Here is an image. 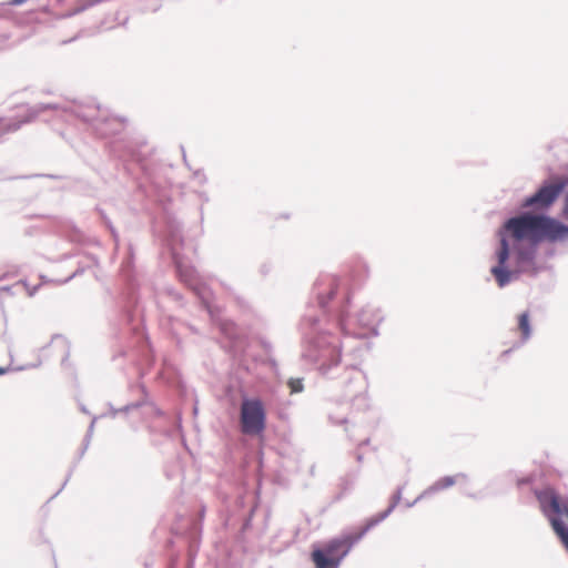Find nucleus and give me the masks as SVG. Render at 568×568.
<instances>
[{
	"label": "nucleus",
	"instance_id": "f257e3e1",
	"mask_svg": "<svg viewBox=\"0 0 568 568\" xmlns=\"http://www.w3.org/2000/svg\"><path fill=\"white\" fill-rule=\"evenodd\" d=\"M496 234V263L490 274L498 287L504 288L521 274L536 276L538 247L568 241V224L549 214L524 211L507 217Z\"/></svg>",
	"mask_w": 568,
	"mask_h": 568
},
{
	"label": "nucleus",
	"instance_id": "f03ea898",
	"mask_svg": "<svg viewBox=\"0 0 568 568\" xmlns=\"http://www.w3.org/2000/svg\"><path fill=\"white\" fill-rule=\"evenodd\" d=\"M313 295L320 310L335 321L344 335L357 338H369L379 335L378 327L385 315L381 307L366 304L355 315L348 317L347 310L351 294L346 288L341 290L339 280L333 275L318 277L313 285Z\"/></svg>",
	"mask_w": 568,
	"mask_h": 568
},
{
	"label": "nucleus",
	"instance_id": "7ed1b4c3",
	"mask_svg": "<svg viewBox=\"0 0 568 568\" xmlns=\"http://www.w3.org/2000/svg\"><path fill=\"white\" fill-rule=\"evenodd\" d=\"M320 320L316 315L305 314L301 326L307 341L303 357L316 366L318 373L326 378H341L345 386L346 400L358 398L364 389L363 373L355 365H347L343 374L337 375L341 364L343 344L331 334L318 328Z\"/></svg>",
	"mask_w": 568,
	"mask_h": 568
},
{
	"label": "nucleus",
	"instance_id": "20e7f679",
	"mask_svg": "<svg viewBox=\"0 0 568 568\" xmlns=\"http://www.w3.org/2000/svg\"><path fill=\"white\" fill-rule=\"evenodd\" d=\"M72 116L85 123L88 130L97 138L109 140L106 148L112 156L124 162H135L141 165L143 171L146 170L138 143L120 135L125 128L124 118L113 115L106 108H101L93 99L73 100Z\"/></svg>",
	"mask_w": 568,
	"mask_h": 568
},
{
	"label": "nucleus",
	"instance_id": "39448f33",
	"mask_svg": "<svg viewBox=\"0 0 568 568\" xmlns=\"http://www.w3.org/2000/svg\"><path fill=\"white\" fill-rule=\"evenodd\" d=\"M542 515L547 518L551 529L566 550H568V497L560 495L555 488L547 486L534 490Z\"/></svg>",
	"mask_w": 568,
	"mask_h": 568
},
{
	"label": "nucleus",
	"instance_id": "423d86ee",
	"mask_svg": "<svg viewBox=\"0 0 568 568\" xmlns=\"http://www.w3.org/2000/svg\"><path fill=\"white\" fill-rule=\"evenodd\" d=\"M363 537L364 535L358 530L355 534H344L332 538L323 544H313L310 559L314 568H339L344 558Z\"/></svg>",
	"mask_w": 568,
	"mask_h": 568
},
{
	"label": "nucleus",
	"instance_id": "0eeeda50",
	"mask_svg": "<svg viewBox=\"0 0 568 568\" xmlns=\"http://www.w3.org/2000/svg\"><path fill=\"white\" fill-rule=\"evenodd\" d=\"M132 268L133 261L130 256L121 266L122 276L128 285V292L122 301V318L130 333L136 338V343L143 346V344H148V336L145 335L141 313L138 307V296L135 294Z\"/></svg>",
	"mask_w": 568,
	"mask_h": 568
},
{
	"label": "nucleus",
	"instance_id": "6e6552de",
	"mask_svg": "<svg viewBox=\"0 0 568 568\" xmlns=\"http://www.w3.org/2000/svg\"><path fill=\"white\" fill-rule=\"evenodd\" d=\"M568 186V176L549 178L541 182L537 190L525 196L520 202V212L528 211L534 214H548Z\"/></svg>",
	"mask_w": 568,
	"mask_h": 568
},
{
	"label": "nucleus",
	"instance_id": "1a4fd4ad",
	"mask_svg": "<svg viewBox=\"0 0 568 568\" xmlns=\"http://www.w3.org/2000/svg\"><path fill=\"white\" fill-rule=\"evenodd\" d=\"M153 232L171 250L176 260V248L183 245V232L181 223L174 214L164 205L153 221Z\"/></svg>",
	"mask_w": 568,
	"mask_h": 568
},
{
	"label": "nucleus",
	"instance_id": "9d476101",
	"mask_svg": "<svg viewBox=\"0 0 568 568\" xmlns=\"http://www.w3.org/2000/svg\"><path fill=\"white\" fill-rule=\"evenodd\" d=\"M241 430L245 435L258 436L266 427V409L262 399L244 397L240 409Z\"/></svg>",
	"mask_w": 568,
	"mask_h": 568
},
{
	"label": "nucleus",
	"instance_id": "9b49d317",
	"mask_svg": "<svg viewBox=\"0 0 568 568\" xmlns=\"http://www.w3.org/2000/svg\"><path fill=\"white\" fill-rule=\"evenodd\" d=\"M178 274L182 282H184L197 296L202 306L209 313L212 320H215L219 314V310L210 302L211 291L206 284L202 283L193 268H183L182 265H176Z\"/></svg>",
	"mask_w": 568,
	"mask_h": 568
},
{
	"label": "nucleus",
	"instance_id": "f8f14e48",
	"mask_svg": "<svg viewBox=\"0 0 568 568\" xmlns=\"http://www.w3.org/2000/svg\"><path fill=\"white\" fill-rule=\"evenodd\" d=\"M403 490H404L403 486L397 487V489L394 491V494L390 497L388 507L384 511H381V513L369 517L365 521L364 526L359 529L362 535L365 536L371 529H373L375 526H377L378 524L384 521L394 511V509L397 507V505L402 500Z\"/></svg>",
	"mask_w": 568,
	"mask_h": 568
},
{
	"label": "nucleus",
	"instance_id": "ddd939ff",
	"mask_svg": "<svg viewBox=\"0 0 568 568\" xmlns=\"http://www.w3.org/2000/svg\"><path fill=\"white\" fill-rule=\"evenodd\" d=\"M458 479H467V475L464 473H459L455 476H444L439 479H437L433 485H430L428 488H426L423 493L418 495V499H425L429 496L447 489L452 486H454Z\"/></svg>",
	"mask_w": 568,
	"mask_h": 568
},
{
	"label": "nucleus",
	"instance_id": "4468645a",
	"mask_svg": "<svg viewBox=\"0 0 568 568\" xmlns=\"http://www.w3.org/2000/svg\"><path fill=\"white\" fill-rule=\"evenodd\" d=\"M517 328L521 334V344L526 343L531 336L530 315L528 311L518 315Z\"/></svg>",
	"mask_w": 568,
	"mask_h": 568
},
{
	"label": "nucleus",
	"instance_id": "2eb2a0df",
	"mask_svg": "<svg viewBox=\"0 0 568 568\" xmlns=\"http://www.w3.org/2000/svg\"><path fill=\"white\" fill-rule=\"evenodd\" d=\"M50 343H60L62 345L63 349H65L64 356L61 359V365L64 366L70 356L69 341L61 334H54V335H52Z\"/></svg>",
	"mask_w": 568,
	"mask_h": 568
},
{
	"label": "nucleus",
	"instance_id": "dca6fc26",
	"mask_svg": "<svg viewBox=\"0 0 568 568\" xmlns=\"http://www.w3.org/2000/svg\"><path fill=\"white\" fill-rule=\"evenodd\" d=\"M286 385L290 388L291 394H300L304 390L303 378L291 377Z\"/></svg>",
	"mask_w": 568,
	"mask_h": 568
},
{
	"label": "nucleus",
	"instance_id": "f3484780",
	"mask_svg": "<svg viewBox=\"0 0 568 568\" xmlns=\"http://www.w3.org/2000/svg\"><path fill=\"white\" fill-rule=\"evenodd\" d=\"M193 180L196 181L199 185H204L207 183V176L202 169H197L193 171Z\"/></svg>",
	"mask_w": 568,
	"mask_h": 568
},
{
	"label": "nucleus",
	"instance_id": "a211bd4d",
	"mask_svg": "<svg viewBox=\"0 0 568 568\" xmlns=\"http://www.w3.org/2000/svg\"><path fill=\"white\" fill-rule=\"evenodd\" d=\"M19 285H22L27 290V294L30 297H33L40 287V285L29 286V284L26 281H20L16 284V286Z\"/></svg>",
	"mask_w": 568,
	"mask_h": 568
},
{
	"label": "nucleus",
	"instance_id": "6ab92c4d",
	"mask_svg": "<svg viewBox=\"0 0 568 568\" xmlns=\"http://www.w3.org/2000/svg\"><path fill=\"white\" fill-rule=\"evenodd\" d=\"M101 216L104 221V224L106 225V227L110 230L111 232V235H112V239L118 242L119 240V234L116 232V230L114 229V226L112 225L111 221L101 212Z\"/></svg>",
	"mask_w": 568,
	"mask_h": 568
},
{
	"label": "nucleus",
	"instance_id": "aec40b11",
	"mask_svg": "<svg viewBox=\"0 0 568 568\" xmlns=\"http://www.w3.org/2000/svg\"><path fill=\"white\" fill-rule=\"evenodd\" d=\"M101 216L104 221V224L106 225V227L110 230L111 232V235H112V239L118 242L119 240V234L116 232V230L114 229V226L112 225L111 221L101 212Z\"/></svg>",
	"mask_w": 568,
	"mask_h": 568
},
{
	"label": "nucleus",
	"instance_id": "412c9836",
	"mask_svg": "<svg viewBox=\"0 0 568 568\" xmlns=\"http://www.w3.org/2000/svg\"><path fill=\"white\" fill-rule=\"evenodd\" d=\"M356 476H357V473L354 474V476L352 478L351 477H346V478H344L342 480L341 487H342V493L343 494L348 491L352 488Z\"/></svg>",
	"mask_w": 568,
	"mask_h": 568
},
{
	"label": "nucleus",
	"instance_id": "4be33fe9",
	"mask_svg": "<svg viewBox=\"0 0 568 568\" xmlns=\"http://www.w3.org/2000/svg\"><path fill=\"white\" fill-rule=\"evenodd\" d=\"M141 388H142V392L144 393V395L146 396L145 387L141 386ZM146 403H148L146 397L141 399V400H136V402L130 403L131 410H134V409H138V408L144 406V405H146Z\"/></svg>",
	"mask_w": 568,
	"mask_h": 568
},
{
	"label": "nucleus",
	"instance_id": "5701e85b",
	"mask_svg": "<svg viewBox=\"0 0 568 568\" xmlns=\"http://www.w3.org/2000/svg\"><path fill=\"white\" fill-rule=\"evenodd\" d=\"M561 216L568 221V191L564 195Z\"/></svg>",
	"mask_w": 568,
	"mask_h": 568
},
{
	"label": "nucleus",
	"instance_id": "b1692460",
	"mask_svg": "<svg viewBox=\"0 0 568 568\" xmlns=\"http://www.w3.org/2000/svg\"><path fill=\"white\" fill-rule=\"evenodd\" d=\"M74 467H75V465H73V466L70 468V470H69V473H68V475H67V478H65V480L63 481V484H62L61 488H60V489H59V490H58V491L52 496V498H54L55 496H58V495L61 493V490L65 487V485L68 484L69 479H70V478H71V476H72V473H73Z\"/></svg>",
	"mask_w": 568,
	"mask_h": 568
},
{
	"label": "nucleus",
	"instance_id": "393cba45",
	"mask_svg": "<svg viewBox=\"0 0 568 568\" xmlns=\"http://www.w3.org/2000/svg\"><path fill=\"white\" fill-rule=\"evenodd\" d=\"M267 365L271 367V369H272L274 373H277L278 364H277V361H276L274 357L268 356V358H267Z\"/></svg>",
	"mask_w": 568,
	"mask_h": 568
},
{
	"label": "nucleus",
	"instance_id": "a878e982",
	"mask_svg": "<svg viewBox=\"0 0 568 568\" xmlns=\"http://www.w3.org/2000/svg\"><path fill=\"white\" fill-rule=\"evenodd\" d=\"M196 194H197L199 199H200L203 203H207V202H210V196H209L207 192H205V191H199V192H196Z\"/></svg>",
	"mask_w": 568,
	"mask_h": 568
},
{
	"label": "nucleus",
	"instance_id": "bb28decb",
	"mask_svg": "<svg viewBox=\"0 0 568 568\" xmlns=\"http://www.w3.org/2000/svg\"><path fill=\"white\" fill-rule=\"evenodd\" d=\"M97 419H98V417H93V419L91 420V423L88 427L87 434H85V435H88V437H92Z\"/></svg>",
	"mask_w": 568,
	"mask_h": 568
},
{
	"label": "nucleus",
	"instance_id": "cd10ccee",
	"mask_svg": "<svg viewBox=\"0 0 568 568\" xmlns=\"http://www.w3.org/2000/svg\"><path fill=\"white\" fill-rule=\"evenodd\" d=\"M262 346H263V348H264V351H265V353H266V354H268V355H270V354L272 353V348H273V347H272V344H271L270 342H267V341H263V342H262Z\"/></svg>",
	"mask_w": 568,
	"mask_h": 568
},
{
	"label": "nucleus",
	"instance_id": "c85d7f7f",
	"mask_svg": "<svg viewBox=\"0 0 568 568\" xmlns=\"http://www.w3.org/2000/svg\"><path fill=\"white\" fill-rule=\"evenodd\" d=\"M150 183L154 186L155 192L158 193L159 201H163L165 199V194L158 191L156 184L150 180Z\"/></svg>",
	"mask_w": 568,
	"mask_h": 568
},
{
	"label": "nucleus",
	"instance_id": "c756f323",
	"mask_svg": "<svg viewBox=\"0 0 568 568\" xmlns=\"http://www.w3.org/2000/svg\"><path fill=\"white\" fill-rule=\"evenodd\" d=\"M110 407V416L112 418H115L116 415L120 413L119 408H115L112 404H109Z\"/></svg>",
	"mask_w": 568,
	"mask_h": 568
},
{
	"label": "nucleus",
	"instance_id": "7c9ffc66",
	"mask_svg": "<svg viewBox=\"0 0 568 568\" xmlns=\"http://www.w3.org/2000/svg\"><path fill=\"white\" fill-rule=\"evenodd\" d=\"M14 287H17V286L14 285ZM12 288H13V286H8V285H6V286H0V292H6V293H8V294H13V293H12Z\"/></svg>",
	"mask_w": 568,
	"mask_h": 568
},
{
	"label": "nucleus",
	"instance_id": "2f4dec72",
	"mask_svg": "<svg viewBox=\"0 0 568 568\" xmlns=\"http://www.w3.org/2000/svg\"><path fill=\"white\" fill-rule=\"evenodd\" d=\"M26 1H27V0H9V1H8V4L17 7V6H21V4H22V3H24Z\"/></svg>",
	"mask_w": 568,
	"mask_h": 568
},
{
	"label": "nucleus",
	"instance_id": "473e14b6",
	"mask_svg": "<svg viewBox=\"0 0 568 568\" xmlns=\"http://www.w3.org/2000/svg\"><path fill=\"white\" fill-rule=\"evenodd\" d=\"M83 273V270L82 268H78L72 275H70L64 282H69L70 280H72L73 277L80 275Z\"/></svg>",
	"mask_w": 568,
	"mask_h": 568
},
{
	"label": "nucleus",
	"instance_id": "72a5a7b5",
	"mask_svg": "<svg viewBox=\"0 0 568 568\" xmlns=\"http://www.w3.org/2000/svg\"><path fill=\"white\" fill-rule=\"evenodd\" d=\"M422 499H418V496L416 497V499H414L413 501H407L406 503V507L407 508H412L413 506H415L418 501H420Z\"/></svg>",
	"mask_w": 568,
	"mask_h": 568
},
{
	"label": "nucleus",
	"instance_id": "f704fd0d",
	"mask_svg": "<svg viewBox=\"0 0 568 568\" xmlns=\"http://www.w3.org/2000/svg\"><path fill=\"white\" fill-rule=\"evenodd\" d=\"M119 410H120V413H125V414L129 412H132L130 404L124 405L123 407L119 408Z\"/></svg>",
	"mask_w": 568,
	"mask_h": 568
},
{
	"label": "nucleus",
	"instance_id": "c9c22d12",
	"mask_svg": "<svg viewBox=\"0 0 568 568\" xmlns=\"http://www.w3.org/2000/svg\"><path fill=\"white\" fill-rule=\"evenodd\" d=\"M90 442H91V437H88V435H85L84 438H83L84 449H88V447L90 445Z\"/></svg>",
	"mask_w": 568,
	"mask_h": 568
},
{
	"label": "nucleus",
	"instance_id": "e433bc0d",
	"mask_svg": "<svg viewBox=\"0 0 568 568\" xmlns=\"http://www.w3.org/2000/svg\"><path fill=\"white\" fill-rule=\"evenodd\" d=\"M331 419H332V420H333V423H335V424H344V423H347V419H346V418L334 419L333 417H331Z\"/></svg>",
	"mask_w": 568,
	"mask_h": 568
},
{
	"label": "nucleus",
	"instance_id": "4c0bfd02",
	"mask_svg": "<svg viewBox=\"0 0 568 568\" xmlns=\"http://www.w3.org/2000/svg\"><path fill=\"white\" fill-rule=\"evenodd\" d=\"M186 327L193 333V334H199V331L196 327H194L193 325L191 324H186Z\"/></svg>",
	"mask_w": 568,
	"mask_h": 568
},
{
	"label": "nucleus",
	"instance_id": "58836bf2",
	"mask_svg": "<svg viewBox=\"0 0 568 568\" xmlns=\"http://www.w3.org/2000/svg\"><path fill=\"white\" fill-rule=\"evenodd\" d=\"M85 452H87V449H84V446L82 445V448H81V450L79 453L78 459H81L83 457V455L85 454Z\"/></svg>",
	"mask_w": 568,
	"mask_h": 568
},
{
	"label": "nucleus",
	"instance_id": "ea45409f",
	"mask_svg": "<svg viewBox=\"0 0 568 568\" xmlns=\"http://www.w3.org/2000/svg\"><path fill=\"white\" fill-rule=\"evenodd\" d=\"M173 337L175 338V342H176V345H181V338L175 334L173 333Z\"/></svg>",
	"mask_w": 568,
	"mask_h": 568
},
{
	"label": "nucleus",
	"instance_id": "a19ab883",
	"mask_svg": "<svg viewBox=\"0 0 568 568\" xmlns=\"http://www.w3.org/2000/svg\"><path fill=\"white\" fill-rule=\"evenodd\" d=\"M8 371H9V368L0 366V376L4 375Z\"/></svg>",
	"mask_w": 568,
	"mask_h": 568
},
{
	"label": "nucleus",
	"instance_id": "79ce46f5",
	"mask_svg": "<svg viewBox=\"0 0 568 568\" xmlns=\"http://www.w3.org/2000/svg\"><path fill=\"white\" fill-rule=\"evenodd\" d=\"M356 460L359 463L363 460V455L361 453L356 454Z\"/></svg>",
	"mask_w": 568,
	"mask_h": 568
},
{
	"label": "nucleus",
	"instance_id": "37998d69",
	"mask_svg": "<svg viewBox=\"0 0 568 568\" xmlns=\"http://www.w3.org/2000/svg\"><path fill=\"white\" fill-rule=\"evenodd\" d=\"M250 523H251V518H247L246 521L244 523V528L248 527Z\"/></svg>",
	"mask_w": 568,
	"mask_h": 568
},
{
	"label": "nucleus",
	"instance_id": "c03bdc74",
	"mask_svg": "<svg viewBox=\"0 0 568 568\" xmlns=\"http://www.w3.org/2000/svg\"><path fill=\"white\" fill-rule=\"evenodd\" d=\"M200 214H201V220H203V206L202 205L200 206Z\"/></svg>",
	"mask_w": 568,
	"mask_h": 568
},
{
	"label": "nucleus",
	"instance_id": "a18cd8bd",
	"mask_svg": "<svg viewBox=\"0 0 568 568\" xmlns=\"http://www.w3.org/2000/svg\"><path fill=\"white\" fill-rule=\"evenodd\" d=\"M193 410H194V414H196V413H197V406H196V404L194 405Z\"/></svg>",
	"mask_w": 568,
	"mask_h": 568
},
{
	"label": "nucleus",
	"instance_id": "49530a36",
	"mask_svg": "<svg viewBox=\"0 0 568 568\" xmlns=\"http://www.w3.org/2000/svg\"><path fill=\"white\" fill-rule=\"evenodd\" d=\"M192 547H193V545H191V549H190V551H189V555H190V556H192Z\"/></svg>",
	"mask_w": 568,
	"mask_h": 568
},
{
	"label": "nucleus",
	"instance_id": "de8ad7c7",
	"mask_svg": "<svg viewBox=\"0 0 568 568\" xmlns=\"http://www.w3.org/2000/svg\"><path fill=\"white\" fill-rule=\"evenodd\" d=\"M367 443H368V439H365V440L362 443V445H365V444H367Z\"/></svg>",
	"mask_w": 568,
	"mask_h": 568
},
{
	"label": "nucleus",
	"instance_id": "09e8293b",
	"mask_svg": "<svg viewBox=\"0 0 568 568\" xmlns=\"http://www.w3.org/2000/svg\"><path fill=\"white\" fill-rule=\"evenodd\" d=\"M567 552H568V550H567Z\"/></svg>",
	"mask_w": 568,
	"mask_h": 568
}]
</instances>
